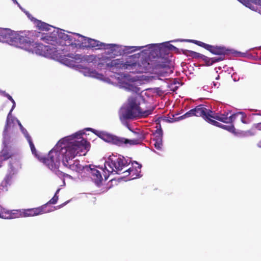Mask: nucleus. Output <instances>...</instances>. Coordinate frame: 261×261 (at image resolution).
<instances>
[{"label": "nucleus", "mask_w": 261, "mask_h": 261, "mask_svg": "<svg viewBox=\"0 0 261 261\" xmlns=\"http://www.w3.org/2000/svg\"><path fill=\"white\" fill-rule=\"evenodd\" d=\"M74 134L61 139L56 146L49 152L47 158L42 157L40 161L45 164L51 170H56L59 168L60 165V161L63 165L68 164L67 158L68 155L71 154L69 152V147L71 144V139L74 137Z\"/></svg>", "instance_id": "obj_1"}, {"label": "nucleus", "mask_w": 261, "mask_h": 261, "mask_svg": "<svg viewBox=\"0 0 261 261\" xmlns=\"http://www.w3.org/2000/svg\"><path fill=\"white\" fill-rule=\"evenodd\" d=\"M84 134L81 132L74 134L75 136L73 139H71V144L69 147V152L71 154L68 155L69 159L66 158L68 164L64 165L70 170L79 173H82L84 172L86 173V165L83 166L80 164L79 160L72 161V160L77 155H86L90 147V143L82 137Z\"/></svg>", "instance_id": "obj_2"}, {"label": "nucleus", "mask_w": 261, "mask_h": 261, "mask_svg": "<svg viewBox=\"0 0 261 261\" xmlns=\"http://www.w3.org/2000/svg\"><path fill=\"white\" fill-rule=\"evenodd\" d=\"M133 165L132 168H129L122 172L123 169L128 165L126 160L123 156L113 155L109 157L108 160L105 164V166L107 168V166H108L111 169V170H108V172H115L118 174L125 173V176L130 175L132 178H136L139 176L142 166L137 162H135Z\"/></svg>", "instance_id": "obj_3"}, {"label": "nucleus", "mask_w": 261, "mask_h": 261, "mask_svg": "<svg viewBox=\"0 0 261 261\" xmlns=\"http://www.w3.org/2000/svg\"><path fill=\"white\" fill-rule=\"evenodd\" d=\"M141 100H144V99L142 96L139 94L129 96L122 112L121 117L124 119L133 120L138 118L146 117L150 115L154 109L143 110L140 106Z\"/></svg>", "instance_id": "obj_4"}, {"label": "nucleus", "mask_w": 261, "mask_h": 261, "mask_svg": "<svg viewBox=\"0 0 261 261\" xmlns=\"http://www.w3.org/2000/svg\"><path fill=\"white\" fill-rule=\"evenodd\" d=\"M88 129L92 130L94 134L105 141L118 146H121L123 144H129L130 145L139 144L144 139L143 134L140 131L138 132H133L136 137V139H128L108 134L106 132H98L92 128H88Z\"/></svg>", "instance_id": "obj_5"}, {"label": "nucleus", "mask_w": 261, "mask_h": 261, "mask_svg": "<svg viewBox=\"0 0 261 261\" xmlns=\"http://www.w3.org/2000/svg\"><path fill=\"white\" fill-rule=\"evenodd\" d=\"M228 113H224V114L216 113L214 111L207 109V118H206V121L215 126H219L220 123L214 119L226 123H233L236 119H239L243 123H246L244 121L245 116L243 112L234 113L229 116H228Z\"/></svg>", "instance_id": "obj_6"}, {"label": "nucleus", "mask_w": 261, "mask_h": 261, "mask_svg": "<svg viewBox=\"0 0 261 261\" xmlns=\"http://www.w3.org/2000/svg\"><path fill=\"white\" fill-rule=\"evenodd\" d=\"M153 67L158 70V74L162 76H165L173 72L170 67V62L167 58L158 57L154 61Z\"/></svg>", "instance_id": "obj_7"}, {"label": "nucleus", "mask_w": 261, "mask_h": 261, "mask_svg": "<svg viewBox=\"0 0 261 261\" xmlns=\"http://www.w3.org/2000/svg\"><path fill=\"white\" fill-rule=\"evenodd\" d=\"M190 42L205 48L212 54L216 55L225 56V55L229 54L230 51V49L226 48L224 46L212 45L195 40H192Z\"/></svg>", "instance_id": "obj_8"}, {"label": "nucleus", "mask_w": 261, "mask_h": 261, "mask_svg": "<svg viewBox=\"0 0 261 261\" xmlns=\"http://www.w3.org/2000/svg\"><path fill=\"white\" fill-rule=\"evenodd\" d=\"M102 60L107 63V66L108 67H115L119 69H127L129 67H135L136 63L127 60L123 63L121 59H117L110 61L107 57L102 58Z\"/></svg>", "instance_id": "obj_9"}, {"label": "nucleus", "mask_w": 261, "mask_h": 261, "mask_svg": "<svg viewBox=\"0 0 261 261\" xmlns=\"http://www.w3.org/2000/svg\"><path fill=\"white\" fill-rule=\"evenodd\" d=\"M207 109L202 105L196 106L195 108L192 109L186 113L184 115L175 118V120L184 119L192 116L201 117L206 121Z\"/></svg>", "instance_id": "obj_10"}, {"label": "nucleus", "mask_w": 261, "mask_h": 261, "mask_svg": "<svg viewBox=\"0 0 261 261\" xmlns=\"http://www.w3.org/2000/svg\"><path fill=\"white\" fill-rule=\"evenodd\" d=\"M46 207V204H45L38 207L28 209H22V217H33L50 212L49 211H46L45 210Z\"/></svg>", "instance_id": "obj_11"}, {"label": "nucleus", "mask_w": 261, "mask_h": 261, "mask_svg": "<svg viewBox=\"0 0 261 261\" xmlns=\"http://www.w3.org/2000/svg\"><path fill=\"white\" fill-rule=\"evenodd\" d=\"M11 40L15 45L21 48L25 47L32 42L30 38L20 34H15L14 37H12Z\"/></svg>", "instance_id": "obj_12"}, {"label": "nucleus", "mask_w": 261, "mask_h": 261, "mask_svg": "<svg viewBox=\"0 0 261 261\" xmlns=\"http://www.w3.org/2000/svg\"><path fill=\"white\" fill-rule=\"evenodd\" d=\"M86 173L91 175V178L95 184L99 186L102 180V177L99 171L94 168H91L90 165H86Z\"/></svg>", "instance_id": "obj_13"}, {"label": "nucleus", "mask_w": 261, "mask_h": 261, "mask_svg": "<svg viewBox=\"0 0 261 261\" xmlns=\"http://www.w3.org/2000/svg\"><path fill=\"white\" fill-rule=\"evenodd\" d=\"M246 7L261 14V0H238Z\"/></svg>", "instance_id": "obj_14"}, {"label": "nucleus", "mask_w": 261, "mask_h": 261, "mask_svg": "<svg viewBox=\"0 0 261 261\" xmlns=\"http://www.w3.org/2000/svg\"><path fill=\"white\" fill-rule=\"evenodd\" d=\"M20 217H23L22 209L7 210L6 215L4 216V219H12Z\"/></svg>", "instance_id": "obj_15"}, {"label": "nucleus", "mask_w": 261, "mask_h": 261, "mask_svg": "<svg viewBox=\"0 0 261 261\" xmlns=\"http://www.w3.org/2000/svg\"><path fill=\"white\" fill-rule=\"evenodd\" d=\"M59 37L61 39L60 43L62 44V45L65 46H70L72 44L73 40L72 35H68L65 33H61L59 35Z\"/></svg>", "instance_id": "obj_16"}, {"label": "nucleus", "mask_w": 261, "mask_h": 261, "mask_svg": "<svg viewBox=\"0 0 261 261\" xmlns=\"http://www.w3.org/2000/svg\"><path fill=\"white\" fill-rule=\"evenodd\" d=\"M12 156L13 153L11 151L8 149L6 146L4 147L0 151V163L3 165L4 161L9 160L11 158Z\"/></svg>", "instance_id": "obj_17"}, {"label": "nucleus", "mask_w": 261, "mask_h": 261, "mask_svg": "<svg viewBox=\"0 0 261 261\" xmlns=\"http://www.w3.org/2000/svg\"><path fill=\"white\" fill-rule=\"evenodd\" d=\"M13 35L11 31L8 29L0 28V41H4L12 38Z\"/></svg>", "instance_id": "obj_18"}, {"label": "nucleus", "mask_w": 261, "mask_h": 261, "mask_svg": "<svg viewBox=\"0 0 261 261\" xmlns=\"http://www.w3.org/2000/svg\"><path fill=\"white\" fill-rule=\"evenodd\" d=\"M129 75H125L122 80L119 82V83L123 87H124L125 88L128 89L129 90H134V88H136L134 87L132 85L126 82V81L128 82L134 81L131 79L129 78Z\"/></svg>", "instance_id": "obj_19"}, {"label": "nucleus", "mask_w": 261, "mask_h": 261, "mask_svg": "<svg viewBox=\"0 0 261 261\" xmlns=\"http://www.w3.org/2000/svg\"><path fill=\"white\" fill-rule=\"evenodd\" d=\"M72 38V43L71 45L80 48L82 42L81 40L83 38V36L78 33H73Z\"/></svg>", "instance_id": "obj_20"}, {"label": "nucleus", "mask_w": 261, "mask_h": 261, "mask_svg": "<svg viewBox=\"0 0 261 261\" xmlns=\"http://www.w3.org/2000/svg\"><path fill=\"white\" fill-rule=\"evenodd\" d=\"M89 44V48H94L95 49H101L104 45V43L100 42L99 41L90 38Z\"/></svg>", "instance_id": "obj_21"}, {"label": "nucleus", "mask_w": 261, "mask_h": 261, "mask_svg": "<svg viewBox=\"0 0 261 261\" xmlns=\"http://www.w3.org/2000/svg\"><path fill=\"white\" fill-rule=\"evenodd\" d=\"M25 138H27V141H28L32 152V153L39 160H40L41 156L37 153L36 149L35 148V147L32 141V139L31 136L29 135V134H27V135L25 136Z\"/></svg>", "instance_id": "obj_22"}, {"label": "nucleus", "mask_w": 261, "mask_h": 261, "mask_svg": "<svg viewBox=\"0 0 261 261\" xmlns=\"http://www.w3.org/2000/svg\"><path fill=\"white\" fill-rule=\"evenodd\" d=\"M49 46L38 43L35 47V51L40 55H44L46 51H48Z\"/></svg>", "instance_id": "obj_23"}, {"label": "nucleus", "mask_w": 261, "mask_h": 261, "mask_svg": "<svg viewBox=\"0 0 261 261\" xmlns=\"http://www.w3.org/2000/svg\"><path fill=\"white\" fill-rule=\"evenodd\" d=\"M5 96L8 99H9L10 101H12V102L13 103V106L12 107V109L11 110H10L9 114H8V116L7 117V121H6V124L5 125V129H4V133L6 132L7 130V128H8V123H9V115L11 114L13 109L15 108V102L14 101V100L13 99L12 97L9 95V94L8 93H5Z\"/></svg>", "instance_id": "obj_24"}, {"label": "nucleus", "mask_w": 261, "mask_h": 261, "mask_svg": "<svg viewBox=\"0 0 261 261\" xmlns=\"http://www.w3.org/2000/svg\"><path fill=\"white\" fill-rule=\"evenodd\" d=\"M173 47L172 45H169V46H167L164 44H161L159 46V54L160 55H162V54H164L165 55H168L171 49V48Z\"/></svg>", "instance_id": "obj_25"}, {"label": "nucleus", "mask_w": 261, "mask_h": 261, "mask_svg": "<svg viewBox=\"0 0 261 261\" xmlns=\"http://www.w3.org/2000/svg\"><path fill=\"white\" fill-rule=\"evenodd\" d=\"M161 119V118H159L158 120L155 121L156 122V124L159 125V128H158V126H156L157 129L155 130L154 133V138H163V130L161 128V126L160 123Z\"/></svg>", "instance_id": "obj_26"}, {"label": "nucleus", "mask_w": 261, "mask_h": 261, "mask_svg": "<svg viewBox=\"0 0 261 261\" xmlns=\"http://www.w3.org/2000/svg\"><path fill=\"white\" fill-rule=\"evenodd\" d=\"M36 24L38 29L42 31H48L50 29V27H51V25L48 24L40 20L37 22Z\"/></svg>", "instance_id": "obj_27"}, {"label": "nucleus", "mask_w": 261, "mask_h": 261, "mask_svg": "<svg viewBox=\"0 0 261 261\" xmlns=\"http://www.w3.org/2000/svg\"><path fill=\"white\" fill-rule=\"evenodd\" d=\"M90 38L86 37L85 36H83V38L82 40H81L82 42L81 43V46L80 48H88L89 46V42H90Z\"/></svg>", "instance_id": "obj_28"}, {"label": "nucleus", "mask_w": 261, "mask_h": 261, "mask_svg": "<svg viewBox=\"0 0 261 261\" xmlns=\"http://www.w3.org/2000/svg\"><path fill=\"white\" fill-rule=\"evenodd\" d=\"M90 38L86 37L85 36H83V38L82 40H81L82 42L81 43V46L80 48H88L89 46V42H90Z\"/></svg>", "instance_id": "obj_29"}, {"label": "nucleus", "mask_w": 261, "mask_h": 261, "mask_svg": "<svg viewBox=\"0 0 261 261\" xmlns=\"http://www.w3.org/2000/svg\"><path fill=\"white\" fill-rule=\"evenodd\" d=\"M154 146L156 149L161 150L162 147V138H153Z\"/></svg>", "instance_id": "obj_30"}, {"label": "nucleus", "mask_w": 261, "mask_h": 261, "mask_svg": "<svg viewBox=\"0 0 261 261\" xmlns=\"http://www.w3.org/2000/svg\"><path fill=\"white\" fill-rule=\"evenodd\" d=\"M118 46L115 44H106L104 43V45L102 47V49H110L112 52H114L115 51V48L117 47Z\"/></svg>", "instance_id": "obj_31"}, {"label": "nucleus", "mask_w": 261, "mask_h": 261, "mask_svg": "<svg viewBox=\"0 0 261 261\" xmlns=\"http://www.w3.org/2000/svg\"><path fill=\"white\" fill-rule=\"evenodd\" d=\"M201 60L204 61L205 65L207 66H210L213 65L212 58H209L203 55Z\"/></svg>", "instance_id": "obj_32"}, {"label": "nucleus", "mask_w": 261, "mask_h": 261, "mask_svg": "<svg viewBox=\"0 0 261 261\" xmlns=\"http://www.w3.org/2000/svg\"><path fill=\"white\" fill-rule=\"evenodd\" d=\"M231 124L230 125H223L221 123H219V126H218V127H221L222 128H224L226 130H228L230 132H233L234 130V127L232 123H230Z\"/></svg>", "instance_id": "obj_33"}, {"label": "nucleus", "mask_w": 261, "mask_h": 261, "mask_svg": "<svg viewBox=\"0 0 261 261\" xmlns=\"http://www.w3.org/2000/svg\"><path fill=\"white\" fill-rule=\"evenodd\" d=\"M59 190H58L54 197L47 203H46V205L48 204H55L57 202L58 200V196L57 195V193L59 192Z\"/></svg>", "instance_id": "obj_34"}, {"label": "nucleus", "mask_w": 261, "mask_h": 261, "mask_svg": "<svg viewBox=\"0 0 261 261\" xmlns=\"http://www.w3.org/2000/svg\"><path fill=\"white\" fill-rule=\"evenodd\" d=\"M189 56L192 57L193 58L201 59L202 56H203V55L198 53H196V52H195L194 51L190 50V51H189Z\"/></svg>", "instance_id": "obj_35"}, {"label": "nucleus", "mask_w": 261, "mask_h": 261, "mask_svg": "<svg viewBox=\"0 0 261 261\" xmlns=\"http://www.w3.org/2000/svg\"><path fill=\"white\" fill-rule=\"evenodd\" d=\"M224 60V56H220V57H214V58H212V63L213 64L215 63L222 61Z\"/></svg>", "instance_id": "obj_36"}, {"label": "nucleus", "mask_w": 261, "mask_h": 261, "mask_svg": "<svg viewBox=\"0 0 261 261\" xmlns=\"http://www.w3.org/2000/svg\"><path fill=\"white\" fill-rule=\"evenodd\" d=\"M96 57L94 55L87 56L85 59L89 62H94L96 61Z\"/></svg>", "instance_id": "obj_37"}, {"label": "nucleus", "mask_w": 261, "mask_h": 261, "mask_svg": "<svg viewBox=\"0 0 261 261\" xmlns=\"http://www.w3.org/2000/svg\"><path fill=\"white\" fill-rule=\"evenodd\" d=\"M7 210L2 207L1 205H0V218L4 219V216L6 215V213L7 212Z\"/></svg>", "instance_id": "obj_38"}, {"label": "nucleus", "mask_w": 261, "mask_h": 261, "mask_svg": "<svg viewBox=\"0 0 261 261\" xmlns=\"http://www.w3.org/2000/svg\"><path fill=\"white\" fill-rule=\"evenodd\" d=\"M53 171H55L56 172V174H57L60 177H65V176H68V174H65V173L62 172V171L59 170L58 168L57 169H56V170H53Z\"/></svg>", "instance_id": "obj_39"}, {"label": "nucleus", "mask_w": 261, "mask_h": 261, "mask_svg": "<svg viewBox=\"0 0 261 261\" xmlns=\"http://www.w3.org/2000/svg\"><path fill=\"white\" fill-rule=\"evenodd\" d=\"M22 132L24 134L25 136L28 134L27 130L22 126L20 123H18Z\"/></svg>", "instance_id": "obj_40"}, {"label": "nucleus", "mask_w": 261, "mask_h": 261, "mask_svg": "<svg viewBox=\"0 0 261 261\" xmlns=\"http://www.w3.org/2000/svg\"><path fill=\"white\" fill-rule=\"evenodd\" d=\"M254 127L258 130H261V122L254 124Z\"/></svg>", "instance_id": "obj_41"}, {"label": "nucleus", "mask_w": 261, "mask_h": 261, "mask_svg": "<svg viewBox=\"0 0 261 261\" xmlns=\"http://www.w3.org/2000/svg\"><path fill=\"white\" fill-rule=\"evenodd\" d=\"M67 203V201L65 202L64 203H63L59 206H57V207H56V209L57 208H61V207L63 206L64 205H65L66 203Z\"/></svg>", "instance_id": "obj_42"}, {"label": "nucleus", "mask_w": 261, "mask_h": 261, "mask_svg": "<svg viewBox=\"0 0 261 261\" xmlns=\"http://www.w3.org/2000/svg\"><path fill=\"white\" fill-rule=\"evenodd\" d=\"M137 48V47H136V46H131V47H130V48L133 49L131 50L132 51L137 50V49H136Z\"/></svg>", "instance_id": "obj_43"}, {"label": "nucleus", "mask_w": 261, "mask_h": 261, "mask_svg": "<svg viewBox=\"0 0 261 261\" xmlns=\"http://www.w3.org/2000/svg\"><path fill=\"white\" fill-rule=\"evenodd\" d=\"M73 56H74V55H73V54H69L67 55V57H70V58H74ZM75 59H77V58H75Z\"/></svg>", "instance_id": "obj_44"}, {"label": "nucleus", "mask_w": 261, "mask_h": 261, "mask_svg": "<svg viewBox=\"0 0 261 261\" xmlns=\"http://www.w3.org/2000/svg\"><path fill=\"white\" fill-rule=\"evenodd\" d=\"M257 145L258 147L261 148V140L258 142Z\"/></svg>", "instance_id": "obj_45"}, {"label": "nucleus", "mask_w": 261, "mask_h": 261, "mask_svg": "<svg viewBox=\"0 0 261 261\" xmlns=\"http://www.w3.org/2000/svg\"><path fill=\"white\" fill-rule=\"evenodd\" d=\"M239 56L240 57H244L245 56L244 53H239Z\"/></svg>", "instance_id": "obj_46"}, {"label": "nucleus", "mask_w": 261, "mask_h": 261, "mask_svg": "<svg viewBox=\"0 0 261 261\" xmlns=\"http://www.w3.org/2000/svg\"><path fill=\"white\" fill-rule=\"evenodd\" d=\"M41 39L42 40H48L47 38H46V37H41Z\"/></svg>", "instance_id": "obj_47"}, {"label": "nucleus", "mask_w": 261, "mask_h": 261, "mask_svg": "<svg viewBox=\"0 0 261 261\" xmlns=\"http://www.w3.org/2000/svg\"><path fill=\"white\" fill-rule=\"evenodd\" d=\"M213 85L215 87L217 86V84L215 82H213Z\"/></svg>", "instance_id": "obj_48"}, {"label": "nucleus", "mask_w": 261, "mask_h": 261, "mask_svg": "<svg viewBox=\"0 0 261 261\" xmlns=\"http://www.w3.org/2000/svg\"><path fill=\"white\" fill-rule=\"evenodd\" d=\"M3 165L1 164V163H0V168H1L2 167Z\"/></svg>", "instance_id": "obj_49"}, {"label": "nucleus", "mask_w": 261, "mask_h": 261, "mask_svg": "<svg viewBox=\"0 0 261 261\" xmlns=\"http://www.w3.org/2000/svg\"><path fill=\"white\" fill-rule=\"evenodd\" d=\"M219 76H218V77L216 78V79H219Z\"/></svg>", "instance_id": "obj_50"}]
</instances>
